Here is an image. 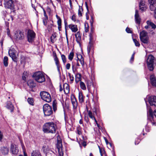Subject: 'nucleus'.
<instances>
[{
    "instance_id": "nucleus-1",
    "label": "nucleus",
    "mask_w": 156,
    "mask_h": 156,
    "mask_svg": "<svg viewBox=\"0 0 156 156\" xmlns=\"http://www.w3.org/2000/svg\"><path fill=\"white\" fill-rule=\"evenodd\" d=\"M56 126L53 122H48L44 124L43 126V131L44 133H55Z\"/></svg>"
},
{
    "instance_id": "nucleus-2",
    "label": "nucleus",
    "mask_w": 156,
    "mask_h": 156,
    "mask_svg": "<svg viewBox=\"0 0 156 156\" xmlns=\"http://www.w3.org/2000/svg\"><path fill=\"white\" fill-rule=\"evenodd\" d=\"M33 77L34 78L36 81L39 83H42L45 80L44 74L40 71L34 73L33 75Z\"/></svg>"
},
{
    "instance_id": "nucleus-3",
    "label": "nucleus",
    "mask_w": 156,
    "mask_h": 156,
    "mask_svg": "<svg viewBox=\"0 0 156 156\" xmlns=\"http://www.w3.org/2000/svg\"><path fill=\"white\" fill-rule=\"evenodd\" d=\"M43 111L45 116H49L53 113L51 107L47 104L43 105Z\"/></svg>"
},
{
    "instance_id": "nucleus-4",
    "label": "nucleus",
    "mask_w": 156,
    "mask_h": 156,
    "mask_svg": "<svg viewBox=\"0 0 156 156\" xmlns=\"http://www.w3.org/2000/svg\"><path fill=\"white\" fill-rule=\"evenodd\" d=\"M40 95L41 98L46 102H50L51 101V95L48 92L45 91H41L40 93Z\"/></svg>"
},
{
    "instance_id": "nucleus-5",
    "label": "nucleus",
    "mask_w": 156,
    "mask_h": 156,
    "mask_svg": "<svg viewBox=\"0 0 156 156\" xmlns=\"http://www.w3.org/2000/svg\"><path fill=\"white\" fill-rule=\"evenodd\" d=\"M154 57L151 55H148L147 59V62L148 69L150 71L154 69Z\"/></svg>"
},
{
    "instance_id": "nucleus-6",
    "label": "nucleus",
    "mask_w": 156,
    "mask_h": 156,
    "mask_svg": "<svg viewBox=\"0 0 156 156\" xmlns=\"http://www.w3.org/2000/svg\"><path fill=\"white\" fill-rule=\"evenodd\" d=\"M36 34L32 30H29L27 32V38L28 41L32 43L34 41L35 37Z\"/></svg>"
},
{
    "instance_id": "nucleus-7",
    "label": "nucleus",
    "mask_w": 156,
    "mask_h": 156,
    "mask_svg": "<svg viewBox=\"0 0 156 156\" xmlns=\"http://www.w3.org/2000/svg\"><path fill=\"white\" fill-rule=\"evenodd\" d=\"M151 10L154 11V16L156 19V0H148Z\"/></svg>"
},
{
    "instance_id": "nucleus-8",
    "label": "nucleus",
    "mask_w": 156,
    "mask_h": 156,
    "mask_svg": "<svg viewBox=\"0 0 156 156\" xmlns=\"http://www.w3.org/2000/svg\"><path fill=\"white\" fill-rule=\"evenodd\" d=\"M14 38L16 41L23 39L24 38V33L20 30L16 31L15 33Z\"/></svg>"
},
{
    "instance_id": "nucleus-9",
    "label": "nucleus",
    "mask_w": 156,
    "mask_h": 156,
    "mask_svg": "<svg viewBox=\"0 0 156 156\" xmlns=\"http://www.w3.org/2000/svg\"><path fill=\"white\" fill-rule=\"evenodd\" d=\"M16 51L13 48L9 50V56L12 58V60L15 62H16L17 58L16 55Z\"/></svg>"
},
{
    "instance_id": "nucleus-10",
    "label": "nucleus",
    "mask_w": 156,
    "mask_h": 156,
    "mask_svg": "<svg viewBox=\"0 0 156 156\" xmlns=\"http://www.w3.org/2000/svg\"><path fill=\"white\" fill-rule=\"evenodd\" d=\"M4 5L5 8L13 9L14 5L12 0H4Z\"/></svg>"
},
{
    "instance_id": "nucleus-11",
    "label": "nucleus",
    "mask_w": 156,
    "mask_h": 156,
    "mask_svg": "<svg viewBox=\"0 0 156 156\" xmlns=\"http://www.w3.org/2000/svg\"><path fill=\"white\" fill-rule=\"evenodd\" d=\"M10 151L12 154L15 155H17L19 151L18 147L13 144H11Z\"/></svg>"
},
{
    "instance_id": "nucleus-12",
    "label": "nucleus",
    "mask_w": 156,
    "mask_h": 156,
    "mask_svg": "<svg viewBox=\"0 0 156 156\" xmlns=\"http://www.w3.org/2000/svg\"><path fill=\"white\" fill-rule=\"evenodd\" d=\"M148 101L151 105L156 106V97L151 96L148 98Z\"/></svg>"
},
{
    "instance_id": "nucleus-13",
    "label": "nucleus",
    "mask_w": 156,
    "mask_h": 156,
    "mask_svg": "<svg viewBox=\"0 0 156 156\" xmlns=\"http://www.w3.org/2000/svg\"><path fill=\"white\" fill-rule=\"evenodd\" d=\"M77 59L76 61V65L77 66H79L80 65L78 62L79 61L81 64L82 66H83L84 65V59L83 58L82 56L80 55H77Z\"/></svg>"
},
{
    "instance_id": "nucleus-14",
    "label": "nucleus",
    "mask_w": 156,
    "mask_h": 156,
    "mask_svg": "<svg viewBox=\"0 0 156 156\" xmlns=\"http://www.w3.org/2000/svg\"><path fill=\"white\" fill-rule=\"evenodd\" d=\"M56 146L58 154L60 153V155L61 154V153L62 154L63 152L62 151V141L61 140H57Z\"/></svg>"
},
{
    "instance_id": "nucleus-15",
    "label": "nucleus",
    "mask_w": 156,
    "mask_h": 156,
    "mask_svg": "<svg viewBox=\"0 0 156 156\" xmlns=\"http://www.w3.org/2000/svg\"><path fill=\"white\" fill-rule=\"evenodd\" d=\"M71 99L73 108L76 109L77 106V102L74 95H71Z\"/></svg>"
},
{
    "instance_id": "nucleus-16",
    "label": "nucleus",
    "mask_w": 156,
    "mask_h": 156,
    "mask_svg": "<svg viewBox=\"0 0 156 156\" xmlns=\"http://www.w3.org/2000/svg\"><path fill=\"white\" fill-rule=\"evenodd\" d=\"M53 56L54 57V59L55 62V64L56 66L58 71L59 72H60V66L59 64V61L58 58L57 57L56 54L55 53L54 54Z\"/></svg>"
},
{
    "instance_id": "nucleus-17",
    "label": "nucleus",
    "mask_w": 156,
    "mask_h": 156,
    "mask_svg": "<svg viewBox=\"0 0 156 156\" xmlns=\"http://www.w3.org/2000/svg\"><path fill=\"white\" fill-rule=\"evenodd\" d=\"M135 20L136 23L138 24H140V23L141 19L138 14V11L136 10L135 11Z\"/></svg>"
},
{
    "instance_id": "nucleus-18",
    "label": "nucleus",
    "mask_w": 156,
    "mask_h": 156,
    "mask_svg": "<svg viewBox=\"0 0 156 156\" xmlns=\"http://www.w3.org/2000/svg\"><path fill=\"white\" fill-rule=\"evenodd\" d=\"M68 27L73 32L75 33L78 30V28L76 25L70 24L68 25Z\"/></svg>"
},
{
    "instance_id": "nucleus-19",
    "label": "nucleus",
    "mask_w": 156,
    "mask_h": 156,
    "mask_svg": "<svg viewBox=\"0 0 156 156\" xmlns=\"http://www.w3.org/2000/svg\"><path fill=\"white\" fill-rule=\"evenodd\" d=\"M150 79L152 85L156 87V78L154 75H152L150 76Z\"/></svg>"
},
{
    "instance_id": "nucleus-20",
    "label": "nucleus",
    "mask_w": 156,
    "mask_h": 156,
    "mask_svg": "<svg viewBox=\"0 0 156 156\" xmlns=\"http://www.w3.org/2000/svg\"><path fill=\"white\" fill-rule=\"evenodd\" d=\"M140 9L142 11H144L146 9L145 6V2L144 1H141L139 4Z\"/></svg>"
},
{
    "instance_id": "nucleus-21",
    "label": "nucleus",
    "mask_w": 156,
    "mask_h": 156,
    "mask_svg": "<svg viewBox=\"0 0 156 156\" xmlns=\"http://www.w3.org/2000/svg\"><path fill=\"white\" fill-rule=\"evenodd\" d=\"M64 92L66 94H68L69 91V85L66 83H65L63 85Z\"/></svg>"
},
{
    "instance_id": "nucleus-22",
    "label": "nucleus",
    "mask_w": 156,
    "mask_h": 156,
    "mask_svg": "<svg viewBox=\"0 0 156 156\" xmlns=\"http://www.w3.org/2000/svg\"><path fill=\"white\" fill-rule=\"evenodd\" d=\"M2 153L4 155L7 154L9 152V149L6 147H1V149Z\"/></svg>"
},
{
    "instance_id": "nucleus-23",
    "label": "nucleus",
    "mask_w": 156,
    "mask_h": 156,
    "mask_svg": "<svg viewBox=\"0 0 156 156\" xmlns=\"http://www.w3.org/2000/svg\"><path fill=\"white\" fill-rule=\"evenodd\" d=\"M81 75L80 73H77L75 75V81L78 83L79 81H81Z\"/></svg>"
},
{
    "instance_id": "nucleus-24",
    "label": "nucleus",
    "mask_w": 156,
    "mask_h": 156,
    "mask_svg": "<svg viewBox=\"0 0 156 156\" xmlns=\"http://www.w3.org/2000/svg\"><path fill=\"white\" fill-rule=\"evenodd\" d=\"M27 85L30 88H33L36 86V84L34 83V81L32 80H30L28 81L27 82Z\"/></svg>"
},
{
    "instance_id": "nucleus-25",
    "label": "nucleus",
    "mask_w": 156,
    "mask_h": 156,
    "mask_svg": "<svg viewBox=\"0 0 156 156\" xmlns=\"http://www.w3.org/2000/svg\"><path fill=\"white\" fill-rule=\"evenodd\" d=\"M142 38L143 39H142V37H140V41L146 44H147L149 43V37L148 36L144 37Z\"/></svg>"
},
{
    "instance_id": "nucleus-26",
    "label": "nucleus",
    "mask_w": 156,
    "mask_h": 156,
    "mask_svg": "<svg viewBox=\"0 0 156 156\" xmlns=\"http://www.w3.org/2000/svg\"><path fill=\"white\" fill-rule=\"evenodd\" d=\"M6 107L8 109H9L11 112H12L14 109L13 105L12 104L11 102L10 101L7 102Z\"/></svg>"
},
{
    "instance_id": "nucleus-27",
    "label": "nucleus",
    "mask_w": 156,
    "mask_h": 156,
    "mask_svg": "<svg viewBox=\"0 0 156 156\" xmlns=\"http://www.w3.org/2000/svg\"><path fill=\"white\" fill-rule=\"evenodd\" d=\"M79 100L80 103H82L84 101V97L83 96L82 93L79 92Z\"/></svg>"
},
{
    "instance_id": "nucleus-28",
    "label": "nucleus",
    "mask_w": 156,
    "mask_h": 156,
    "mask_svg": "<svg viewBox=\"0 0 156 156\" xmlns=\"http://www.w3.org/2000/svg\"><path fill=\"white\" fill-rule=\"evenodd\" d=\"M75 36L76 38V41L78 43H79L81 40V35L80 32H78L75 34Z\"/></svg>"
},
{
    "instance_id": "nucleus-29",
    "label": "nucleus",
    "mask_w": 156,
    "mask_h": 156,
    "mask_svg": "<svg viewBox=\"0 0 156 156\" xmlns=\"http://www.w3.org/2000/svg\"><path fill=\"white\" fill-rule=\"evenodd\" d=\"M149 116H150L152 118L153 117V113L152 110L151 109H150L149 111V113H148ZM153 114L156 117V109L155 110Z\"/></svg>"
},
{
    "instance_id": "nucleus-30",
    "label": "nucleus",
    "mask_w": 156,
    "mask_h": 156,
    "mask_svg": "<svg viewBox=\"0 0 156 156\" xmlns=\"http://www.w3.org/2000/svg\"><path fill=\"white\" fill-rule=\"evenodd\" d=\"M147 23L148 25L151 27L152 28L155 29L156 28V25L150 21H147Z\"/></svg>"
},
{
    "instance_id": "nucleus-31",
    "label": "nucleus",
    "mask_w": 156,
    "mask_h": 156,
    "mask_svg": "<svg viewBox=\"0 0 156 156\" xmlns=\"http://www.w3.org/2000/svg\"><path fill=\"white\" fill-rule=\"evenodd\" d=\"M146 36H148L147 35V32L145 30H143L141 32L140 34V37H142L143 38L144 37ZM143 39V38H142Z\"/></svg>"
},
{
    "instance_id": "nucleus-32",
    "label": "nucleus",
    "mask_w": 156,
    "mask_h": 156,
    "mask_svg": "<svg viewBox=\"0 0 156 156\" xmlns=\"http://www.w3.org/2000/svg\"><path fill=\"white\" fill-rule=\"evenodd\" d=\"M31 156H41L40 152L38 151H33L31 154Z\"/></svg>"
},
{
    "instance_id": "nucleus-33",
    "label": "nucleus",
    "mask_w": 156,
    "mask_h": 156,
    "mask_svg": "<svg viewBox=\"0 0 156 156\" xmlns=\"http://www.w3.org/2000/svg\"><path fill=\"white\" fill-rule=\"evenodd\" d=\"M57 103L55 100H54L52 102V106L53 110L55 112L57 110Z\"/></svg>"
},
{
    "instance_id": "nucleus-34",
    "label": "nucleus",
    "mask_w": 156,
    "mask_h": 156,
    "mask_svg": "<svg viewBox=\"0 0 156 156\" xmlns=\"http://www.w3.org/2000/svg\"><path fill=\"white\" fill-rule=\"evenodd\" d=\"M56 35L54 33L52 34L51 37V41L52 43H54L56 41Z\"/></svg>"
},
{
    "instance_id": "nucleus-35",
    "label": "nucleus",
    "mask_w": 156,
    "mask_h": 156,
    "mask_svg": "<svg viewBox=\"0 0 156 156\" xmlns=\"http://www.w3.org/2000/svg\"><path fill=\"white\" fill-rule=\"evenodd\" d=\"M8 58L7 56H5L3 59V63L5 66H7L8 65Z\"/></svg>"
},
{
    "instance_id": "nucleus-36",
    "label": "nucleus",
    "mask_w": 156,
    "mask_h": 156,
    "mask_svg": "<svg viewBox=\"0 0 156 156\" xmlns=\"http://www.w3.org/2000/svg\"><path fill=\"white\" fill-rule=\"evenodd\" d=\"M80 86L81 88L83 90H86V85L82 81L80 82Z\"/></svg>"
},
{
    "instance_id": "nucleus-37",
    "label": "nucleus",
    "mask_w": 156,
    "mask_h": 156,
    "mask_svg": "<svg viewBox=\"0 0 156 156\" xmlns=\"http://www.w3.org/2000/svg\"><path fill=\"white\" fill-rule=\"evenodd\" d=\"M74 54L73 52H71L69 53L68 56V58L70 61H71L72 60L74 57Z\"/></svg>"
},
{
    "instance_id": "nucleus-38",
    "label": "nucleus",
    "mask_w": 156,
    "mask_h": 156,
    "mask_svg": "<svg viewBox=\"0 0 156 156\" xmlns=\"http://www.w3.org/2000/svg\"><path fill=\"white\" fill-rule=\"evenodd\" d=\"M83 11V9L82 7H80V6H79V8L78 10V15L79 16H82V12Z\"/></svg>"
},
{
    "instance_id": "nucleus-39",
    "label": "nucleus",
    "mask_w": 156,
    "mask_h": 156,
    "mask_svg": "<svg viewBox=\"0 0 156 156\" xmlns=\"http://www.w3.org/2000/svg\"><path fill=\"white\" fill-rule=\"evenodd\" d=\"M69 76V77L70 80V83H72L74 81V77L73 75H72L71 73H69L68 74Z\"/></svg>"
},
{
    "instance_id": "nucleus-40",
    "label": "nucleus",
    "mask_w": 156,
    "mask_h": 156,
    "mask_svg": "<svg viewBox=\"0 0 156 156\" xmlns=\"http://www.w3.org/2000/svg\"><path fill=\"white\" fill-rule=\"evenodd\" d=\"M27 101L28 103L32 105H34V100L32 98H29L27 99Z\"/></svg>"
},
{
    "instance_id": "nucleus-41",
    "label": "nucleus",
    "mask_w": 156,
    "mask_h": 156,
    "mask_svg": "<svg viewBox=\"0 0 156 156\" xmlns=\"http://www.w3.org/2000/svg\"><path fill=\"white\" fill-rule=\"evenodd\" d=\"M88 115L92 119H94V118H95L94 116L93 115L91 111H88Z\"/></svg>"
},
{
    "instance_id": "nucleus-42",
    "label": "nucleus",
    "mask_w": 156,
    "mask_h": 156,
    "mask_svg": "<svg viewBox=\"0 0 156 156\" xmlns=\"http://www.w3.org/2000/svg\"><path fill=\"white\" fill-rule=\"evenodd\" d=\"M133 40L136 46L138 47L140 46V44L139 41H137L136 39H133Z\"/></svg>"
},
{
    "instance_id": "nucleus-43",
    "label": "nucleus",
    "mask_w": 156,
    "mask_h": 156,
    "mask_svg": "<svg viewBox=\"0 0 156 156\" xmlns=\"http://www.w3.org/2000/svg\"><path fill=\"white\" fill-rule=\"evenodd\" d=\"M61 58L63 63L64 64L65 63L66 61V56L64 55H62Z\"/></svg>"
},
{
    "instance_id": "nucleus-44",
    "label": "nucleus",
    "mask_w": 156,
    "mask_h": 156,
    "mask_svg": "<svg viewBox=\"0 0 156 156\" xmlns=\"http://www.w3.org/2000/svg\"><path fill=\"white\" fill-rule=\"evenodd\" d=\"M89 30V26L88 23L85 24V31L86 32H87Z\"/></svg>"
},
{
    "instance_id": "nucleus-45",
    "label": "nucleus",
    "mask_w": 156,
    "mask_h": 156,
    "mask_svg": "<svg viewBox=\"0 0 156 156\" xmlns=\"http://www.w3.org/2000/svg\"><path fill=\"white\" fill-rule=\"evenodd\" d=\"M98 148H99L100 152L101 155V156H106V154L104 152L103 154L102 153V150L101 148H100V146H98Z\"/></svg>"
},
{
    "instance_id": "nucleus-46",
    "label": "nucleus",
    "mask_w": 156,
    "mask_h": 156,
    "mask_svg": "<svg viewBox=\"0 0 156 156\" xmlns=\"http://www.w3.org/2000/svg\"><path fill=\"white\" fill-rule=\"evenodd\" d=\"M92 84L91 82L90 81H87V89L89 90L90 89V86Z\"/></svg>"
},
{
    "instance_id": "nucleus-47",
    "label": "nucleus",
    "mask_w": 156,
    "mask_h": 156,
    "mask_svg": "<svg viewBox=\"0 0 156 156\" xmlns=\"http://www.w3.org/2000/svg\"><path fill=\"white\" fill-rule=\"evenodd\" d=\"M77 133L79 135H80L82 134V132L81 131V129L80 128V127H78L77 128Z\"/></svg>"
},
{
    "instance_id": "nucleus-48",
    "label": "nucleus",
    "mask_w": 156,
    "mask_h": 156,
    "mask_svg": "<svg viewBox=\"0 0 156 156\" xmlns=\"http://www.w3.org/2000/svg\"><path fill=\"white\" fill-rule=\"evenodd\" d=\"M58 17V19L57 21V23L58 26H60L61 25V23H62V21L61 19L59 17Z\"/></svg>"
},
{
    "instance_id": "nucleus-49",
    "label": "nucleus",
    "mask_w": 156,
    "mask_h": 156,
    "mask_svg": "<svg viewBox=\"0 0 156 156\" xmlns=\"http://www.w3.org/2000/svg\"><path fill=\"white\" fill-rule=\"evenodd\" d=\"M126 31L128 33H131L132 32V31L130 30V29L128 27L126 28Z\"/></svg>"
},
{
    "instance_id": "nucleus-50",
    "label": "nucleus",
    "mask_w": 156,
    "mask_h": 156,
    "mask_svg": "<svg viewBox=\"0 0 156 156\" xmlns=\"http://www.w3.org/2000/svg\"><path fill=\"white\" fill-rule=\"evenodd\" d=\"M71 19L74 22L76 21V16L75 15H73L71 17Z\"/></svg>"
},
{
    "instance_id": "nucleus-51",
    "label": "nucleus",
    "mask_w": 156,
    "mask_h": 156,
    "mask_svg": "<svg viewBox=\"0 0 156 156\" xmlns=\"http://www.w3.org/2000/svg\"><path fill=\"white\" fill-rule=\"evenodd\" d=\"M70 67V64L69 63H67L66 65V68L68 70L69 69Z\"/></svg>"
},
{
    "instance_id": "nucleus-52",
    "label": "nucleus",
    "mask_w": 156,
    "mask_h": 156,
    "mask_svg": "<svg viewBox=\"0 0 156 156\" xmlns=\"http://www.w3.org/2000/svg\"><path fill=\"white\" fill-rule=\"evenodd\" d=\"M63 108L64 110L66 108L68 109L69 108V106H67V105L66 104V103H65V105H63Z\"/></svg>"
},
{
    "instance_id": "nucleus-53",
    "label": "nucleus",
    "mask_w": 156,
    "mask_h": 156,
    "mask_svg": "<svg viewBox=\"0 0 156 156\" xmlns=\"http://www.w3.org/2000/svg\"><path fill=\"white\" fill-rule=\"evenodd\" d=\"M63 108L64 110L66 108L68 109L69 108V106H67V105L66 104V103H65V105H63Z\"/></svg>"
},
{
    "instance_id": "nucleus-54",
    "label": "nucleus",
    "mask_w": 156,
    "mask_h": 156,
    "mask_svg": "<svg viewBox=\"0 0 156 156\" xmlns=\"http://www.w3.org/2000/svg\"><path fill=\"white\" fill-rule=\"evenodd\" d=\"M47 19H43V22L44 25L45 26L46 25L47 21Z\"/></svg>"
},
{
    "instance_id": "nucleus-55",
    "label": "nucleus",
    "mask_w": 156,
    "mask_h": 156,
    "mask_svg": "<svg viewBox=\"0 0 156 156\" xmlns=\"http://www.w3.org/2000/svg\"><path fill=\"white\" fill-rule=\"evenodd\" d=\"M94 121H95L96 124L97 125L98 127L100 129V126L99 125V124L98 123L97 121L96 120V119L95 118H94Z\"/></svg>"
},
{
    "instance_id": "nucleus-56",
    "label": "nucleus",
    "mask_w": 156,
    "mask_h": 156,
    "mask_svg": "<svg viewBox=\"0 0 156 156\" xmlns=\"http://www.w3.org/2000/svg\"><path fill=\"white\" fill-rule=\"evenodd\" d=\"M93 21H94V18L92 16H91V20H90V23L91 25H92V24L93 23Z\"/></svg>"
},
{
    "instance_id": "nucleus-57",
    "label": "nucleus",
    "mask_w": 156,
    "mask_h": 156,
    "mask_svg": "<svg viewBox=\"0 0 156 156\" xmlns=\"http://www.w3.org/2000/svg\"><path fill=\"white\" fill-rule=\"evenodd\" d=\"M82 144L84 147H85L87 145L86 142L84 141H83L82 142Z\"/></svg>"
},
{
    "instance_id": "nucleus-58",
    "label": "nucleus",
    "mask_w": 156,
    "mask_h": 156,
    "mask_svg": "<svg viewBox=\"0 0 156 156\" xmlns=\"http://www.w3.org/2000/svg\"><path fill=\"white\" fill-rule=\"evenodd\" d=\"M72 70L73 71H74L75 70H76V68L75 67V66L74 64L72 63Z\"/></svg>"
},
{
    "instance_id": "nucleus-59",
    "label": "nucleus",
    "mask_w": 156,
    "mask_h": 156,
    "mask_svg": "<svg viewBox=\"0 0 156 156\" xmlns=\"http://www.w3.org/2000/svg\"><path fill=\"white\" fill-rule=\"evenodd\" d=\"M3 137V134L0 130V141H1Z\"/></svg>"
},
{
    "instance_id": "nucleus-60",
    "label": "nucleus",
    "mask_w": 156,
    "mask_h": 156,
    "mask_svg": "<svg viewBox=\"0 0 156 156\" xmlns=\"http://www.w3.org/2000/svg\"><path fill=\"white\" fill-rule=\"evenodd\" d=\"M134 54H135V53H134L132 55L131 57V59H130L131 61H133L134 58Z\"/></svg>"
},
{
    "instance_id": "nucleus-61",
    "label": "nucleus",
    "mask_w": 156,
    "mask_h": 156,
    "mask_svg": "<svg viewBox=\"0 0 156 156\" xmlns=\"http://www.w3.org/2000/svg\"><path fill=\"white\" fill-rule=\"evenodd\" d=\"M43 11H44V16L46 17V19H48V17L47 16L45 11V10L44 9H43Z\"/></svg>"
},
{
    "instance_id": "nucleus-62",
    "label": "nucleus",
    "mask_w": 156,
    "mask_h": 156,
    "mask_svg": "<svg viewBox=\"0 0 156 156\" xmlns=\"http://www.w3.org/2000/svg\"><path fill=\"white\" fill-rule=\"evenodd\" d=\"M26 76H23L22 77L23 80L24 81L26 80Z\"/></svg>"
},
{
    "instance_id": "nucleus-63",
    "label": "nucleus",
    "mask_w": 156,
    "mask_h": 156,
    "mask_svg": "<svg viewBox=\"0 0 156 156\" xmlns=\"http://www.w3.org/2000/svg\"><path fill=\"white\" fill-rule=\"evenodd\" d=\"M59 87H60L59 91H61L62 90V85H61V84H60V85Z\"/></svg>"
},
{
    "instance_id": "nucleus-64",
    "label": "nucleus",
    "mask_w": 156,
    "mask_h": 156,
    "mask_svg": "<svg viewBox=\"0 0 156 156\" xmlns=\"http://www.w3.org/2000/svg\"><path fill=\"white\" fill-rule=\"evenodd\" d=\"M79 123L80 124H83V121L82 119H80L79 121Z\"/></svg>"
}]
</instances>
